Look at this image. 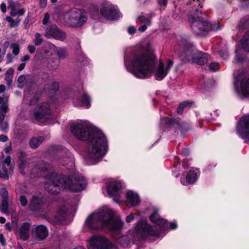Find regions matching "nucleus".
<instances>
[{
  "label": "nucleus",
  "mask_w": 249,
  "mask_h": 249,
  "mask_svg": "<svg viewBox=\"0 0 249 249\" xmlns=\"http://www.w3.org/2000/svg\"><path fill=\"white\" fill-rule=\"evenodd\" d=\"M72 133L78 139L88 140L86 158L94 164L106 154L108 147L104 134L97 128L90 127L85 122L76 124L71 127Z\"/></svg>",
  "instance_id": "obj_1"
},
{
  "label": "nucleus",
  "mask_w": 249,
  "mask_h": 249,
  "mask_svg": "<svg viewBox=\"0 0 249 249\" xmlns=\"http://www.w3.org/2000/svg\"><path fill=\"white\" fill-rule=\"evenodd\" d=\"M155 65V56L152 51L143 48L134 53L129 71L137 78H147L153 74Z\"/></svg>",
  "instance_id": "obj_2"
},
{
  "label": "nucleus",
  "mask_w": 249,
  "mask_h": 249,
  "mask_svg": "<svg viewBox=\"0 0 249 249\" xmlns=\"http://www.w3.org/2000/svg\"><path fill=\"white\" fill-rule=\"evenodd\" d=\"M114 216V213L111 209L105 207L90 215L85 224L93 230L104 228L112 232L120 231L123 228V222L120 218H115Z\"/></svg>",
  "instance_id": "obj_3"
},
{
  "label": "nucleus",
  "mask_w": 249,
  "mask_h": 249,
  "mask_svg": "<svg viewBox=\"0 0 249 249\" xmlns=\"http://www.w3.org/2000/svg\"><path fill=\"white\" fill-rule=\"evenodd\" d=\"M63 19L70 26L79 27L85 23L87 20V16L86 13L83 10L72 9L64 15Z\"/></svg>",
  "instance_id": "obj_4"
},
{
  "label": "nucleus",
  "mask_w": 249,
  "mask_h": 249,
  "mask_svg": "<svg viewBox=\"0 0 249 249\" xmlns=\"http://www.w3.org/2000/svg\"><path fill=\"white\" fill-rule=\"evenodd\" d=\"M199 14L202 15L201 11L196 9L194 15L189 18V21L191 23V27L195 34L197 35H203L205 32H207L211 28V26L207 20H205L204 18L199 16Z\"/></svg>",
  "instance_id": "obj_5"
},
{
  "label": "nucleus",
  "mask_w": 249,
  "mask_h": 249,
  "mask_svg": "<svg viewBox=\"0 0 249 249\" xmlns=\"http://www.w3.org/2000/svg\"><path fill=\"white\" fill-rule=\"evenodd\" d=\"M46 178L47 182L45 188L50 194L56 195L61 189H66L65 183L62 180L64 177L51 173L46 176Z\"/></svg>",
  "instance_id": "obj_6"
},
{
  "label": "nucleus",
  "mask_w": 249,
  "mask_h": 249,
  "mask_svg": "<svg viewBox=\"0 0 249 249\" xmlns=\"http://www.w3.org/2000/svg\"><path fill=\"white\" fill-rule=\"evenodd\" d=\"M19 169L21 174L25 175L28 172L30 173L31 175H35L36 176L41 175V172L44 171L46 168V165L44 162L41 161L39 165H34L30 162L29 160H21L19 163Z\"/></svg>",
  "instance_id": "obj_7"
},
{
  "label": "nucleus",
  "mask_w": 249,
  "mask_h": 249,
  "mask_svg": "<svg viewBox=\"0 0 249 249\" xmlns=\"http://www.w3.org/2000/svg\"><path fill=\"white\" fill-rule=\"evenodd\" d=\"M62 180L65 183L66 189L72 192H79L83 190L87 184L86 180L81 176L72 177L71 178L64 177Z\"/></svg>",
  "instance_id": "obj_8"
},
{
  "label": "nucleus",
  "mask_w": 249,
  "mask_h": 249,
  "mask_svg": "<svg viewBox=\"0 0 249 249\" xmlns=\"http://www.w3.org/2000/svg\"><path fill=\"white\" fill-rule=\"evenodd\" d=\"M88 249H117V248L105 237L93 236L89 241Z\"/></svg>",
  "instance_id": "obj_9"
},
{
  "label": "nucleus",
  "mask_w": 249,
  "mask_h": 249,
  "mask_svg": "<svg viewBox=\"0 0 249 249\" xmlns=\"http://www.w3.org/2000/svg\"><path fill=\"white\" fill-rule=\"evenodd\" d=\"M35 120L39 123L47 124L51 117L50 106L47 103L38 105L34 112Z\"/></svg>",
  "instance_id": "obj_10"
},
{
  "label": "nucleus",
  "mask_w": 249,
  "mask_h": 249,
  "mask_svg": "<svg viewBox=\"0 0 249 249\" xmlns=\"http://www.w3.org/2000/svg\"><path fill=\"white\" fill-rule=\"evenodd\" d=\"M182 51L180 53V58L184 62H193L196 56V53L198 51L194 48L193 45L186 40L181 42Z\"/></svg>",
  "instance_id": "obj_11"
},
{
  "label": "nucleus",
  "mask_w": 249,
  "mask_h": 249,
  "mask_svg": "<svg viewBox=\"0 0 249 249\" xmlns=\"http://www.w3.org/2000/svg\"><path fill=\"white\" fill-rule=\"evenodd\" d=\"M135 229L137 233L143 238L150 236H157L160 233L159 230L149 226L144 221L139 222Z\"/></svg>",
  "instance_id": "obj_12"
},
{
  "label": "nucleus",
  "mask_w": 249,
  "mask_h": 249,
  "mask_svg": "<svg viewBox=\"0 0 249 249\" xmlns=\"http://www.w3.org/2000/svg\"><path fill=\"white\" fill-rule=\"evenodd\" d=\"M100 13L103 17L109 19H115L120 17L115 6L109 2L103 3L100 9Z\"/></svg>",
  "instance_id": "obj_13"
},
{
  "label": "nucleus",
  "mask_w": 249,
  "mask_h": 249,
  "mask_svg": "<svg viewBox=\"0 0 249 249\" xmlns=\"http://www.w3.org/2000/svg\"><path fill=\"white\" fill-rule=\"evenodd\" d=\"M236 130L242 138H249V115L240 118L238 122Z\"/></svg>",
  "instance_id": "obj_14"
},
{
  "label": "nucleus",
  "mask_w": 249,
  "mask_h": 249,
  "mask_svg": "<svg viewBox=\"0 0 249 249\" xmlns=\"http://www.w3.org/2000/svg\"><path fill=\"white\" fill-rule=\"evenodd\" d=\"M44 36L48 38L53 37L55 39L63 41L66 37V34L60 30L56 25H52L46 29Z\"/></svg>",
  "instance_id": "obj_15"
},
{
  "label": "nucleus",
  "mask_w": 249,
  "mask_h": 249,
  "mask_svg": "<svg viewBox=\"0 0 249 249\" xmlns=\"http://www.w3.org/2000/svg\"><path fill=\"white\" fill-rule=\"evenodd\" d=\"M173 65V62L171 60H168L167 66L165 69L163 63L161 61H160L155 71V79L157 80H161L163 79L167 75Z\"/></svg>",
  "instance_id": "obj_16"
},
{
  "label": "nucleus",
  "mask_w": 249,
  "mask_h": 249,
  "mask_svg": "<svg viewBox=\"0 0 249 249\" xmlns=\"http://www.w3.org/2000/svg\"><path fill=\"white\" fill-rule=\"evenodd\" d=\"M43 205V200L40 195H34L30 200L29 209L35 213L39 212Z\"/></svg>",
  "instance_id": "obj_17"
},
{
  "label": "nucleus",
  "mask_w": 249,
  "mask_h": 249,
  "mask_svg": "<svg viewBox=\"0 0 249 249\" xmlns=\"http://www.w3.org/2000/svg\"><path fill=\"white\" fill-rule=\"evenodd\" d=\"M121 189L122 185L120 182L117 181L110 182L107 187L108 195L111 197H114V199L116 202L119 201V194Z\"/></svg>",
  "instance_id": "obj_18"
},
{
  "label": "nucleus",
  "mask_w": 249,
  "mask_h": 249,
  "mask_svg": "<svg viewBox=\"0 0 249 249\" xmlns=\"http://www.w3.org/2000/svg\"><path fill=\"white\" fill-rule=\"evenodd\" d=\"M8 9H10V15L12 17L16 16H22L24 14L25 10L24 8H20L18 2H15L12 0H8Z\"/></svg>",
  "instance_id": "obj_19"
},
{
  "label": "nucleus",
  "mask_w": 249,
  "mask_h": 249,
  "mask_svg": "<svg viewBox=\"0 0 249 249\" xmlns=\"http://www.w3.org/2000/svg\"><path fill=\"white\" fill-rule=\"evenodd\" d=\"M31 225L29 223H23L18 231V234L20 239L26 241L29 237Z\"/></svg>",
  "instance_id": "obj_20"
},
{
  "label": "nucleus",
  "mask_w": 249,
  "mask_h": 249,
  "mask_svg": "<svg viewBox=\"0 0 249 249\" xmlns=\"http://www.w3.org/2000/svg\"><path fill=\"white\" fill-rule=\"evenodd\" d=\"M208 54L198 51L196 53V56L193 62L200 65H203L208 62Z\"/></svg>",
  "instance_id": "obj_21"
},
{
  "label": "nucleus",
  "mask_w": 249,
  "mask_h": 249,
  "mask_svg": "<svg viewBox=\"0 0 249 249\" xmlns=\"http://www.w3.org/2000/svg\"><path fill=\"white\" fill-rule=\"evenodd\" d=\"M197 179V175L195 171L191 170L186 175V180L184 178H181L180 181L183 185L193 183Z\"/></svg>",
  "instance_id": "obj_22"
},
{
  "label": "nucleus",
  "mask_w": 249,
  "mask_h": 249,
  "mask_svg": "<svg viewBox=\"0 0 249 249\" xmlns=\"http://www.w3.org/2000/svg\"><path fill=\"white\" fill-rule=\"evenodd\" d=\"M66 216L65 210H60L57 215L52 218H49V221L53 225L59 224L64 219Z\"/></svg>",
  "instance_id": "obj_23"
},
{
  "label": "nucleus",
  "mask_w": 249,
  "mask_h": 249,
  "mask_svg": "<svg viewBox=\"0 0 249 249\" xmlns=\"http://www.w3.org/2000/svg\"><path fill=\"white\" fill-rule=\"evenodd\" d=\"M36 235L40 240H43L48 236V230L43 225H39L36 229Z\"/></svg>",
  "instance_id": "obj_24"
},
{
  "label": "nucleus",
  "mask_w": 249,
  "mask_h": 249,
  "mask_svg": "<svg viewBox=\"0 0 249 249\" xmlns=\"http://www.w3.org/2000/svg\"><path fill=\"white\" fill-rule=\"evenodd\" d=\"M126 198L127 201L133 206H135L140 202L139 196L133 191H129L127 193Z\"/></svg>",
  "instance_id": "obj_25"
},
{
  "label": "nucleus",
  "mask_w": 249,
  "mask_h": 249,
  "mask_svg": "<svg viewBox=\"0 0 249 249\" xmlns=\"http://www.w3.org/2000/svg\"><path fill=\"white\" fill-rule=\"evenodd\" d=\"M44 141L42 136L32 138L29 142V145L31 148H37Z\"/></svg>",
  "instance_id": "obj_26"
},
{
  "label": "nucleus",
  "mask_w": 249,
  "mask_h": 249,
  "mask_svg": "<svg viewBox=\"0 0 249 249\" xmlns=\"http://www.w3.org/2000/svg\"><path fill=\"white\" fill-rule=\"evenodd\" d=\"M131 236L130 234L122 236L117 239V242L122 247L124 248L127 247L130 242Z\"/></svg>",
  "instance_id": "obj_27"
},
{
  "label": "nucleus",
  "mask_w": 249,
  "mask_h": 249,
  "mask_svg": "<svg viewBox=\"0 0 249 249\" xmlns=\"http://www.w3.org/2000/svg\"><path fill=\"white\" fill-rule=\"evenodd\" d=\"M241 93L244 96L249 95V78L241 83Z\"/></svg>",
  "instance_id": "obj_28"
},
{
  "label": "nucleus",
  "mask_w": 249,
  "mask_h": 249,
  "mask_svg": "<svg viewBox=\"0 0 249 249\" xmlns=\"http://www.w3.org/2000/svg\"><path fill=\"white\" fill-rule=\"evenodd\" d=\"M9 110L8 104L4 103L0 106V120H4L5 115Z\"/></svg>",
  "instance_id": "obj_29"
},
{
  "label": "nucleus",
  "mask_w": 249,
  "mask_h": 249,
  "mask_svg": "<svg viewBox=\"0 0 249 249\" xmlns=\"http://www.w3.org/2000/svg\"><path fill=\"white\" fill-rule=\"evenodd\" d=\"M14 71V69L10 68L5 73V80L7 82V84L8 86H10L12 84Z\"/></svg>",
  "instance_id": "obj_30"
},
{
  "label": "nucleus",
  "mask_w": 249,
  "mask_h": 249,
  "mask_svg": "<svg viewBox=\"0 0 249 249\" xmlns=\"http://www.w3.org/2000/svg\"><path fill=\"white\" fill-rule=\"evenodd\" d=\"M241 41L244 49L247 52H249V33L243 37Z\"/></svg>",
  "instance_id": "obj_31"
},
{
  "label": "nucleus",
  "mask_w": 249,
  "mask_h": 249,
  "mask_svg": "<svg viewBox=\"0 0 249 249\" xmlns=\"http://www.w3.org/2000/svg\"><path fill=\"white\" fill-rule=\"evenodd\" d=\"M79 104L84 107L89 108L90 105V99L89 97L86 94H84L82 97V99Z\"/></svg>",
  "instance_id": "obj_32"
},
{
  "label": "nucleus",
  "mask_w": 249,
  "mask_h": 249,
  "mask_svg": "<svg viewBox=\"0 0 249 249\" xmlns=\"http://www.w3.org/2000/svg\"><path fill=\"white\" fill-rule=\"evenodd\" d=\"M8 200H3L1 202V206L0 208V211L2 213L5 214H8L9 213V211L8 210Z\"/></svg>",
  "instance_id": "obj_33"
},
{
  "label": "nucleus",
  "mask_w": 249,
  "mask_h": 249,
  "mask_svg": "<svg viewBox=\"0 0 249 249\" xmlns=\"http://www.w3.org/2000/svg\"><path fill=\"white\" fill-rule=\"evenodd\" d=\"M137 22L139 23L150 25L151 24V20L149 18L144 16H140L138 17Z\"/></svg>",
  "instance_id": "obj_34"
},
{
  "label": "nucleus",
  "mask_w": 249,
  "mask_h": 249,
  "mask_svg": "<svg viewBox=\"0 0 249 249\" xmlns=\"http://www.w3.org/2000/svg\"><path fill=\"white\" fill-rule=\"evenodd\" d=\"M43 42V38L41 37L40 34L36 33L33 39V42L36 46L40 45Z\"/></svg>",
  "instance_id": "obj_35"
},
{
  "label": "nucleus",
  "mask_w": 249,
  "mask_h": 249,
  "mask_svg": "<svg viewBox=\"0 0 249 249\" xmlns=\"http://www.w3.org/2000/svg\"><path fill=\"white\" fill-rule=\"evenodd\" d=\"M6 20L10 23L9 26L10 27H14L18 26L20 21V19L17 18L16 20H14L11 17H7Z\"/></svg>",
  "instance_id": "obj_36"
},
{
  "label": "nucleus",
  "mask_w": 249,
  "mask_h": 249,
  "mask_svg": "<svg viewBox=\"0 0 249 249\" xmlns=\"http://www.w3.org/2000/svg\"><path fill=\"white\" fill-rule=\"evenodd\" d=\"M10 47L12 49V53L14 55H17L19 53V46L18 44L12 43Z\"/></svg>",
  "instance_id": "obj_37"
},
{
  "label": "nucleus",
  "mask_w": 249,
  "mask_h": 249,
  "mask_svg": "<svg viewBox=\"0 0 249 249\" xmlns=\"http://www.w3.org/2000/svg\"><path fill=\"white\" fill-rule=\"evenodd\" d=\"M249 24V18L246 17L240 21L239 27L241 29L246 28Z\"/></svg>",
  "instance_id": "obj_38"
},
{
  "label": "nucleus",
  "mask_w": 249,
  "mask_h": 249,
  "mask_svg": "<svg viewBox=\"0 0 249 249\" xmlns=\"http://www.w3.org/2000/svg\"><path fill=\"white\" fill-rule=\"evenodd\" d=\"M0 195L3 200H8L9 195L7 190L5 188H2L0 191Z\"/></svg>",
  "instance_id": "obj_39"
},
{
  "label": "nucleus",
  "mask_w": 249,
  "mask_h": 249,
  "mask_svg": "<svg viewBox=\"0 0 249 249\" xmlns=\"http://www.w3.org/2000/svg\"><path fill=\"white\" fill-rule=\"evenodd\" d=\"M19 201L22 207H26L28 204V199L24 195H21L19 197Z\"/></svg>",
  "instance_id": "obj_40"
},
{
  "label": "nucleus",
  "mask_w": 249,
  "mask_h": 249,
  "mask_svg": "<svg viewBox=\"0 0 249 249\" xmlns=\"http://www.w3.org/2000/svg\"><path fill=\"white\" fill-rule=\"evenodd\" d=\"M159 218L158 212L157 211H154L150 216V221L154 223L156 221L157 219Z\"/></svg>",
  "instance_id": "obj_41"
},
{
  "label": "nucleus",
  "mask_w": 249,
  "mask_h": 249,
  "mask_svg": "<svg viewBox=\"0 0 249 249\" xmlns=\"http://www.w3.org/2000/svg\"><path fill=\"white\" fill-rule=\"evenodd\" d=\"M154 223L161 227H164L166 224V220L163 218H159L157 219Z\"/></svg>",
  "instance_id": "obj_42"
},
{
  "label": "nucleus",
  "mask_w": 249,
  "mask_h": 249,
  "mask_svg": "<svg viewBox=\"0 0 249 249\" xmlns=\"http://www.w3.org/2000/svg\"><path fill=\"white\" fill-rule=\"evenodd\" d=\"M161 123L165 124L168 125H172L174 124V121L171 118H169L167 117H165L161 119Z\"/></svg>",
  "instance_id": "obj_43"
},
{
  "label": "nucleus",
  "mask_w": 249,
  "mask_h": 249,
  "mask_svg": "<svg viewBox=\"0 0 249 249\" xmlns=\"http://www.w3.org/2000/svg\"><path fill=\"white\" fill-rule=\"evenodd\" d=\"M2 171H1L2 174L1 175V178L4 179V180H7L9 178V176L7 173V170L6 167L5 166H3L2 168Z\"/></svg>",
  "instance_id": "obj_44"
},
{
  "label": "nucleus",
  "mask_w": 249,
  "mask_h": 249,
  "mask_svg": "<svg viewBox=\"0 0 249 249\" xmlns=\"http://www.w3.org/2000/svg\"><path fill=\"white\" fill-rule=\"evenodd\" d=\"M8 124L4 120H0V128L2 131H6L8 129Z\"/></svg>",
  "instance_id": "obj_45"
},
{
  "label": "nucleus",
  "mask_w": 249,
  "mask_h": 249,
  "mask_svg": "<svg viewBox=\"0 0 249 249\" xmlns=\"http://www.w3.org/2000/svg\"><path fill=\"white\" fill-rule=\"evenodd\" d=\"M57 54L60 58H63L66 56V51L62 49H60L57 51Z\"/></svg>",
  "instance_id": "obj_46"
},
{
  "label": "nucleus",
  "mask_w": 249,
  "mask_h": 249,
  "mask_svg": "<svg viewBox=\"0 0 249 249\" xmlns=\"http://www.w3.org/2000/svg\"><path fill=\"white\" fill-rule=\"evenodd\" d=\"M58 89V84L57 82H53L51 85L50 90L52 93L55 92Z\"/></svg>",
  "instance_id": "obj_47"
},
{
  "label": "nucleus",
  "mask_w": 249,
  "mask_h": 249,
  "mask_svg": "<svg viewBox=\"0 0 249 249\" xmlns=\"http://www.w3.org/2000/svg\"><path fill=\"white\" fill-rule=\"evenodd\" d=\"M211 70L215 71L218 69V64L217 63H212L209 66Z\"/></svg>",
  "instance_id": "obj_48"
},
{
  "label": "nucleus",
  "mask_w": 249,
  "mask_h": 249,
  "mask_svg": "<svg viewBox=\"0 0 249 249\" xmlns=\"http://www.w3.org/2000/svg\"><path fill=\"white\" fill-rule=\"evenodd\" d=\"M50 14L48 13H46L44 17V18L42 20V23L44 25H46L49 21L50 19Z\"/></svg>",
  "instance_id": "obj_49"
},
{
  "label": "nucleus",
  "mask_w": 249,
  "mask_h": 249,
  "mask_svg": "<svg viewBox=\"0 0 249 249\" xmlns=\"http://www.w3.org/2000/svg\"><path fill=\"white\" fill-rule=\"evenodd\" d=\"M4 163L5 164H6V165L8 166H9V169L10 170L12 169V167L10 165V163H11V157L9 156H7V157L6 158V159H5V160H4Z\"/></svg>",
  "instance_id": "obj_50"
},
{
  "label": "nucleus",
  "mask_w": 249,
  "mask_h": 249,
  "mask_svg": "<svg viewBox=\"0 0 249 249\" xmlns=\"http://www.w3.org/2000/svg\"><path fill=\"white\" fill-rule=\"evenodd\" d=\"M36 48L34 45H30L28 46V50L31 53H34L36 51Z\"/></svg>",
  "instance_id": "obj_51"
},
{
  "label": "nucleus",
  "mask_w": 249,
  "mask_h": 249,
  "mask_svg": "<svg viewBox=\"0 0 249 249\" xmlns=\"http://www.w3.org/2000/svg\"><path fill=\"white\" fill-rule=\"evenodd\" d=\"M9 43L8 41H5V42H4V43L3 44V50L2 51V55H4L5 53L6 49H7V48L9 46Z\"/></svg>",
  "instance_id": "obj_52"
},
{
  "label": "nucleus",
  "mask_w": 249,
  "mask_h": 249,
  "mask_svg": "<svg viewBox=\"0 0 249 249\" xmlns=\"http://www.w3.org/2000/svg\"><path fill=\"white\" fill-rule=\"evenodd\" d=\"M25 79H26L25 75H21L18 77V82L19 83L21 84L25 81Z\"/></svg>",
  "instance_id": "obj_53"
},
{
  "label": "nucleus",
  "mask_w": 249,
  "mask_h": 249,
  "mask_svg": "<svg viewBox=\"0 0 249 249\" xmlns=\"http://www.w3.org/2000/svg\"><path fill=\"white\" fill-rule=\"evenodd\" d=\"M134 219V216L133 214H130L126 217V221L127 223L130 222L132 220Z\"/></svg>",
  "instance_id": "obj_54"
},
{
  "label": "nucleus",
  "mask_w": 249,
  "mask_h": 249,
  "mask_svg": "<svg viewBox=\"0 0 249 249\" xmlns=\"http://www.w3.org/2000/svg\"><path fill=\"white\" fill-rule=\"evenodd\" d=\"M184 108V107L183 106V105L180 104L177 109V112L178 114H181L183 113Z\"/></svg>",
  "instance_id": "obj_55"
},
{
  "label": "nucleus",
  "mask_w": 249,
  "mask_h": 249,
  "mask_svg": "<svg viewBox=\"0 0 249 249\" xmlns=\"http://www.w3.org/2000/svg\"><path fill=\"white\" fill-rule=\"evenodd\" d=\"M7 63H11L13 59V57L11 53H7L6 56Z\"/></svg>",
  "instance_id": "obj_56"
},
{
  "label": "nucleus",
  "mask_w": 249,
  "mask_h": 249,
  "mask_svg": "<svg viewBox=\"0 0 249 249\" xmlns=\"http://www.w3.org/2000/svg\"><path fill=\"white\" fill-rule=\"evenodd\" d=\"M147 26L148 25H147L143 24L142 25L139 27L138 30L141 32H143L146 30Z\"/></svg>",
  "instance_id": "obj_57"
},
{
  "label": "nucleus",
  "mask_w": 249,
  "mask_h": 249,
  "mask_svg": "<svg viewBox=\"0 0 249 249\" xmlns=\"http://www.w3.org/2000/svg\"><path fill=\"white\" fill-rule=\"evenodd\" d=\"M47 0H39L40 6L42 8H45L47 5Z\"/></svg>",
  "instance_id": "obj_58"
},
{
  "label": "nucleus",
  "mask_w": 249,
  "mask_h": 249,
  "mask_svg": "<svg viewBox=\"0 0 249 249\" xmlns=\"http://www.w3.org/2000/svg\"><path fill=\"white\" fill-rule=\"evenodd\" d=\"M136 31V29L134 26H130L128 28V32L130 34H133Z\"/></svg>",
  "instance_id": "obj_59"
},
{
  "label": "nucleus",
  "mask_w": 249,
  "mask_h": 249,
  "mask_svg": "<svg viewBox=\"0 0 249 249\" xmlns=\"http://www.w3.org/2000/svg\"><path fill=\"white\" fill-rule=\"evenodd\" d=\"M0 10L3 13H5L6 11V6L4 3H2L0 6Z\"/></svg>",
  "instance_id": "obj_60"
},
{
  "label": "nucleus",
  "mask_w": 249,
  "mask_h": 249,
  "mask_svg": "<svg viewBox=\"0 0 249 249\" xmlns=\"http://www.w3.org/2000/svg\"><path fill=\"white\" fill-rule=\"evenodd\" d=\"M8 139L7 136L4 135H0V141L1 142H6L8 141Z\"/></svg>",
  "instance_id": "obj_61"
},
{
  "label": "nucleus",
  "mask_w": 249,
  "mask_h": 249,
  "mask_svg": "<svg viewBox=\"0 0 249 249\" xmlns=\"http://www.w3.org/2000/svg\"><path fill=\"white\" fill-rule=\"evenodd\" d=\"M219 54L224 59L226 58L228 56L227 52L226 51H220Z\"/></svg>",
  "instance_id": "obj_62"
},
{
  "label": "nucleus",
  "mask_w": 249,
  "mask_h": 249,
  "mask_svg": "<svg viewBox=\"0 0 249 249\" xmlns=\"http://www.w3.org/2000/svg\"><path fill=\"white\" fill-rule=\"evenodd\" d=\"M182 105L184 106V107H191L192 105V103L189 101H185L181 103Z\"/></svg>",
  "instance_id": "obj_63"
},
{
  "label": "nucleus",
  "mask_w": 249,
  "mask_h": 249,
  "mask_svg": "<svg viewBox=\"0 0 249 249\" xmlns=\"http://www.w3.org/2000/svg\"><path fill=\"white\" fill-rule=\"evenodd\" d=\"M0 242L2 245H4L5 244L4 237L2 233L0 234Z\"/></svg>",
  "instance_id": "obj_64"
}]
</instances>
